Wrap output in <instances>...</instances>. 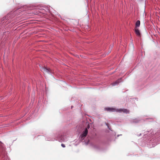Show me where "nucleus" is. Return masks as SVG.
Masks as SVG:
<instances>
[{
  "instance_id": "2",
  "label": "nucleus",
  "mask_w": 160,
  "mask_h": 160,
  "mask_svg": "<svg viewBox=\"0 0 160 160\" xmlns=\"http://www.w3.org/2000/svg\"><path fill=\"white\" fill-rule=\"evenodd\" d=\"M88 133V130L87 128H86L80 136V138L81 140H83L84 139V138L86 136Z\"/></svg>"
},
{
  "instance_id": "5",
  "label": "nucleus",
  "mask_w": 160,
  "mask_h": 160,
  "mask_svg": "<svg viewBox=\"0 0 160 160\" xmlns=\"http://www.w3.org/2000/svg\"><path fill=\"white\" fill-rule=\"evenodd\" d=\"M140 21H139V20H138L136 22V24H135L136 27H137H137H139V26L140 25Z\"/></svg>"
},
{
  "instance_id": "6",
  "label": "nucleus",
  "mask_w": 160,
  "mask_h": 160,
  "mask_svg": "<svg viewBox=\"0 0 160 160\" xmlns=\"http://www.w3.org/2000/svg\"><path fill=\"white\" fill-rule=\"evenodd\" d=\"M120 80V79L118 80L115 82L113 83L112 84V86H114L116 85V84H118Z\"/></svg>"
},
{
  "instance_id": "9",
  "label": "nucleus",
  "mask_w": 160,
  "mask_h": 160,
  "mask_svg": "<svg viewBox=\"0 0 160 160\" xmlns=\"http://www.w3.org/2000/svg\"><path fill=\"white\" fill-rule=\"evenodd\" d=\"M90 128V126L89 125V124H88V126H87V128H87V129L88 128Z\"/></svg>"
},
{
  "instance_id": "4",
  "label": "nucleus",
  "mask_w": 160,
  "mask_h": 160,
  "mask_svg": "<svg viewBox=\"0 0 160 160\" xmlns=\"http://www.w3.org/2000/svg\"><path fill=\"white\" fill-rule=\"evenodd\" d=\"M135 33L137 36L139 37L140 36L141 34L139 30L137 28V27H135Z\"/></svg>"
},
{
  "instance_id": "3",
  "label": "nucleus",
  "mask_w": 160,
  "mask_h": 160,
  "mask_svg": "<svg viewBox=\"0 0 160 160\" xmlns=\"http://www.w3.org/2000/svg\"><path fill=\"white\" fill-rule=\"evenodd\" d=\"M41 70L44 73H47L50 72V69L49 68H47L45 67L42 68H41Z\"/></svg>"
},
{
  "instance_id": "7",
  "label": "nucleus",
  "mask_w": 160,
  "mask_h": 160,
  "mask_svg": "<svg viewBox=\"0 0 160 160\" xmlns=\"http://www.w3.org/2000/svg\"><path fill=\"white\" fill-rule=\"evenodd\" d=\"M106 125L107 126V127H108V128L109 129H110V128L109 127V124L108 123H106Z\"/></svg>"
},
{
  "instance_id": "8",
  "label": "nucleus",
  "mask_w": 160,
  "mask_h": 160,
  "mask_svg": "<svg viewBox=\"0 0 160 160\" xmlns=\"http://www.w3.org/2000/svg\"><path fill=\"white\" fill-rule=\"evenodd\" d=\"M61 146L63 148H65V145L62 143L61 144Z\"/></svg>"
},
{
  "instance_id": "1",
  "label": "nucleus",
  "mask_w": 160,
  "mask_h": 160,
  "mask_svg": "<svg viewBox=\"0 0 160 160\" xmlns=\"http://www.w3.org/2000/svg\"><path fill=\"white\" fill-rule=\"evenodd\" d=\"M105 109L108 111L111 112L116 111L118 112H123L126 113H128L129 112V111L126 109H119L116 110L114 108H105Z\"/></svg>"
}]
</instances>
